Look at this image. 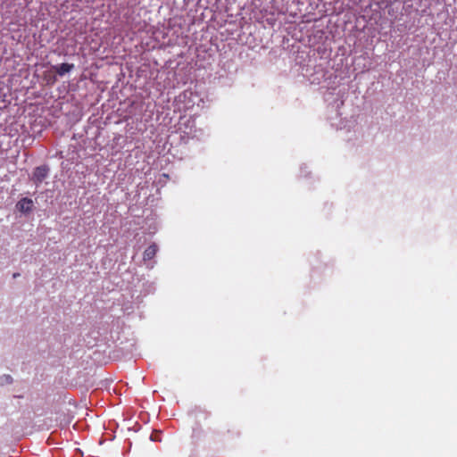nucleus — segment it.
<instances>
[{"instance_id": "nucleus-4", "label": "nucleus", "mask_w": 457, "mask_h": 457, "mask_svg": "<svg viewBox=\"0 0 457 457\" xmlns=\"http://www.w3.org/2000/svg\"><path fill=\"white\" fill-rule=\"evenodd\" d=\"M54 69L60 76H63L65 73L72 71L74 69V65L70 63H62L58 66H54Z\"/></svg>"}, {"instance_id": "nucleus-1", "label": "nucleus", "mask_w": 457, "mask_h": 457, "mask_svg": "<svg viewBox=\"0 0 457 457\" xmlns=\"http://www.w3.org/2000/svg\"><path fill=\"white\" fill-rule=\"evenodd\" d=\"M49 167L47 165H41L36 167L33 170L31 180L36 186H39L49 174Z\"/></svg>"}, {"instance_id": "nucleus-3", "label": "nucleus", "mask_w": 457, "mask_h": 457, "mask_svg": "<svg viewBox=\"0 0 457 457\" xmlns=\"http://www.w3.org/2000/svg\"><path fill=\"white\" fill-rule=\"evenodd\" d=\"M158 251V246L156 244L150 245L144 252V261L152 260Z\"/></svg>"}, {"instance_id": "nucleus-5", "label": "nucleus", "mask_w": 457, "mask_h": 457, "mask_svg": "<svg viewBox=\"0 0 457 457\" xmlns=\"http://www.w3.org/2000/svg\"><path fill=\"white\" fill-rule=\"evenodd\" d=\"M19 276H20V274H19V273H14V274H13V278H17V277H19Z\"/></svg>"}, {"instance_id": "nucleus-2", "label": "nucleus", "mask_w": 457, "mask_h": 457, "mask_svg": "<svg viewBox=\"0 0 457 457\" xmlns=\"http://www.w3.org/2000/svg\"><path fill=\"white\" fill-rule=\"evenodd\" d=\"M33 201L30 198L23 197L17 203V209L21 212L28 213L32 211Z\"/></svg>"}]
</instances>
